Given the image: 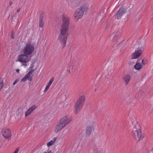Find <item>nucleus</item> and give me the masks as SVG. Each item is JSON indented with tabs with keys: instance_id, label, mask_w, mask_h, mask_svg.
<instances>
[{
	"instance_id": "obj_12",
	"label": "nucleus",
	"mask_w": 153,
	"mask_h": 153,
	"mask_svg": "<svg viewBox=\"0 0 153 153\" xmlns=\"http://www.w3.org/2000/svg\"><path fill=\"white\" fill-rule=\"evenodd\" d=\"M126 12V9L123 8L122 6L120 8L119 10L117 13L115 17L117 19H120L122 16Z\"/></svg>"
},
{
	"instance_id": "obj_35",
	"label": "nucleus",
	"mask_w": 153,
	"mask_h": 153,
	"mask_svg": "<svg viewBox=\"0 0 153 153\" xmlns=\"http://www.w3.org/2000/svg\"><path fill=\"white\" fill-rule=\"evenodd\" d=\"M47 85L50 87V86L51 85L50 84H49V83H48V85Z\"/></svg>"
},
{
	"instance_id": "obj_24",
	"label": "nucleus",
	"mask_w": 153,
	"mask_h": 153,
	"mask_svg": "<svg viewBox=\"0 0 153 153\" xmlns=\"http://www.w3.org/2000/svg\"><path fill=\"white\" fill-rule=\"evenodd\" d=\"M142 68H134L132 69V70L134 72L136 73L137 71H138L140 70Z\"/></svg>"
},
{
	"instance_id": "obj_31",
	"label": "nucleus",
	"mask_w": 153,
	"mask_h": 153,
	"mask_svg": "<svg viewBox=\"0 0 153 153\" xmlns=\"http://www.w3.org/2000/svg\"><path fill=\"white\" fill-rule=\"evenodd\" d=\"M134 63L133 62H129L128 63V64L129 66H132L133 65Z\"/></svg>"
},
{
	"instance_id": "obj_14",
	"label": "nucleus",
	"mask_w": 153,
	"mask_h": 153,
	"mask_svg": "<svg viewBox=\"0 0 153 153\" xmlns=\"http://www.w3.org/2000/svg\"><path fill=\"white\" fill-rule=\"evenodd\" d=\"M147 63V61L146 59H143L141 61V63L137 62L134 67H142Z\"/></svg>"
},
{
	"instance_id": "obj_17",
	"label": "nucleus",
	"mask_w": 153,
	"mask_h": 153,
	"mask_svg": "<svg viewBox=\"0 0 153 153\" xmlns=\"http://www.w3.org/2000/svg\"><path fill=\"white\" fill-rule=\"evenodd\" d=\"M43 17L42 16H40L39 19V26L40 27H42L44 25V22L43 21Z\"/></svg>"
},
{
	"instance_id": "obj_33",
	"label": "nucleus",
	"mask_w": 153,
	"mask_h": 153,
	"mask_svg": "<svg viewBox=\"0 0 153 153\" xmlns=\"http://www.w3.org/2000/svg\"><path fill=\"white\" fill-rule=\"evenodd\" d=\"M3 85L2 84H0V91L1 90V89H2L3 87Z\"/></svg>"
},
{
	"instance_id": "obj_25",
	"label": "nucleus",
	"mask_w": 153,
	"mask_h": 153,
	"mask_svg": "<svg viewBox=\"0 0 153 153\" xmlns=\"http://www.w3.org/2000/svg\"><path fill=\"white\" fill-rule=\"evenodd\" d=\"M71 71L72 72H74V70H73V68H69V69L68 70L67 72H68L69 73H70Z\"/></svg>"
},
{
	"instance_id": "obj_2",
	"label": "nucleus",
	"mask_w": 153,
	"mask_h": 153,
	"mask_svg": "<svg viewBox=\"0 0 153 153\" xmlns=\"http://www.w3.org/2000/svg\"><path fill=\"white\" fill-rule=\"evenodd\" d=\"M81 2L82 4L76 10L73 15L75 20L77 21L82 18L84 13L88 10L90 6L92 7L91 4L88 0H82Z\"/></svg>"
},
{
	"instance_id": "obj_41",
	"label": "nucleus",
	"mask_w": 153,
	"mask_h": 153,
	"mask_svg": "<svg viewBox=\"0 0 153 153\" xmlns=\"http://www.w3.org/2000/svg\"><path fill=\"white\" fill-rule=\"evenodd\" d=\"M80 5V4H79H79H78V5Z\"/></svg>"
},
{
	"instance_id": "obj_11",
	"label": "nucleus",
	"mask_w": 153,
	"mask_h": 153,
	"mask_svg": "<svg viewBox=\"0 0 153 153\" xmlns=\"http://www.w3.org/2000/svg\"><path fill=\"white\" fill-rule=\"evenodd\" d=\"M34 71V69H32L30 70L28 73L22 79V82H25L27 79L29 81H32V76L31 75L32 74Z\"/></svg>"
},
{
	"instance_id": "obj_23",
	"label": "nucleus",
	"mask_w": 153,
	"mask_h": 153,
	"mask_svg": "<svg viewBox=\"0 0 153 153\" xmlns=\"http://www.w3.org/2000/svg\"><path fill=\"white\" fill-rule=\"evenodd\" d=\"M37 108L36 106L35 105H33L31 107L29 108L30 110L32 112L35 109Z\"/></svg>"
},
{
	"instance_id": "obj_32",
	"label": "nucleus",
	"mask_w": 153,
	"mask_h": 153,
	"mask_svg": "<svg viewBox=\"0 0 153 153\" xmlns=\"http://www.w3.org/2000/svg\"><path fill=\"white\" fill-rule=\"evenodd\" d=\"M0 84H2L3 85V79L0 78Z\"/></svg>"
},
{
	"instance_id": "obj_42",
	"label": "nucleus",
	"mask_w": 153,
	"mask_h": 153,
	"mask_svg": "<svg viewBox=\"0 0 153 153\" xmlns=\"http://www.w3.org/2000/svg\"><path fill=\"white\" fill-rule=\"evenodd\" d=\"M35 63H36V62H34V63H33V64H35Z\"/></svg>"
},
{
	"instance_id": "obj_20",
	"label": "nucleus",
	"mask_w": 153,
	"mask_h": 153,
	"mask_svg": "<svg viewBox=\"0 0 153 153\" xmlns=\"http://www.w3.org/2000/svg\"><path fill=\"white\" fill-rule=\"evenodd\" d=\"M94 151V153H101V149L100 148H97L96 147L93 149Z\"/></svg>"
},
{
	"instance_id": "obj_27",
	"label": "nucleus",
	"mask_w": 153,
	"mask_h": 153,
	"mask_svg": "<svg viewBox=\"0 0 153 153\" xmlns=\"http://www.w3.org/2000/svg\"><path fill=\"white\" fill-rule=\"evenodd\" d=\"M54 80V77H52L50 79L49 82H48L49 84H51V85L52 83L53 82Z\"/></svg>"
},
{
	"instance_id": "obj_39",
	"label": "nucleus",
	"mask_w": 153,
	"mask_h": 153,
	"mask_svg": "<svg viewBox=\"0 0 153 153\" xmlns=\"http://www.w3.org/2000/svg\"><path fill=\"white\" fill-rule=\"evenodd\" d=\"M12 4V2H11V1H10V5H11Z\"/></svg>"
},
{
	"instance_id": "obj_7",
	"label": "nucleus",
	"mask_w": 153,
	"mask_h": 153,
	"mask_svg": "<svg viewBox=\"0 0 153 153\" xmlns=\"http://www.w3.org/2000/svg\"><path fill=\"white\" fill-rule=\"evenodd\" d=\"M59 121L66 126L71 122L72 119L70 116L67 115L61 118Z\"/></svg>"
},
{
	"instance_id": "obj_21",
	"label": "nucleus",
	"mask_w": 153,
	"mask_h": 153,
	"mask_svg": "<svg viewBox=\"0 0 153 153\" xmlns=\"http://www.w3.org/2000/svg\"><path fill=\"white\" fill-rule=\"evenodd\" d=\"M32 112L31 111L28 109L26 112L25 113V117H27Z\"/></svg>"
},
{
	"instance_id": "obj_16",
	"label": "nucleus",
	"mask_w": 153,
	"mask_h": 153,
	"mask_svg": "<svg viewBox=\"0 0 153 153\" xmlns=\"http://www.w3.org/2000/svg\"><path fill=\"white\" fill-rule=\"evenodd\" d=\"M131 78L130 76L128 74H126L123 76V79L126 86L129 83Z\"/></svg>"
},
{
	"instance_id": "obj_26",
	"label": "nucleus",
	"mask_w": 153,
	"mask_h": 153,
	"mask_svg": "<svg viewBox=\"0 0 153 153\" xmlns=\"http://www.w3.org/2000/svg\"><path fill=\"white\" fill-rule=\"evenodd\" d=\"M79 64V62L78 60L75 61L74 62L73 66H77Z\"/></svg>"
},
{
	"instance_id": "obj_3",
	"label": "nucleus",
	"mask_w": 153,
	"mask_h": 153,
	"mask_svg": "<svg viewBox=\"0 0 153 153\" xmlns=\"http://www.w3.org/2000/svg\"><path fill=\"white\" fill-rule=\"evenodd\" d=\"M85 97L84 95H82L77 99L74 108V113L77 114L82 108L83 104L84 102Z\"/></svg>"
},
{
	"instance_id": "obj_9",
	"label": "nucleus",
	"mask_w": 153,
	"mask_h": 153,
	"mask_svg": "<svg viewBox=\"0 0 153 153\" xmlns=\"http://www.w3.org/2000/svg\"><path fill=\"white\" fill-rule=\"evenodd\" d=\"M135 120L132 122L133 125L132 126V132H135L136 131H141L140 130V126L138 124L137 122Z\"/></svg>"
},
{
	"instance_id": "obj_22",
	"label": "nucleus",
	"mask_w": 153,
	"mask_h": 153,
	"mask_svg": "<svg viewBox=\"0 0 153 153\" xmlns=\"http://www.w3.org/2000/svg\"><path fill=\"white\" fill-rule=\"evenodd\" d=\"M23 110L21 108H19L18 110V115L21 116L23 113Z\"/></svg>"
},
{
	"instance_id": "obj_6",
	"label": "nucleus",
	"mask_w": 153,
	"mask_h": 153,
	"mask_svg": "<svg viewBox=\"0 0 153 153\" xmlns=\"http://www.w3.org/2000/svg\"><path fill=\"white\" fill-rule=\"evenodd\" d=\"M143 49L140 48H136L131 55V59H137L140 57L143 53Z\"/></svg>"
},
{
	"instance_id": "obj_13",
	"label": "nucleus",
	"mask_w": 153,
	"mask_h": 153,
	"mask_svg": "<svg viewBox=\"0 0 153 153\" xmlns=\"http://www.w3.org/2000/svg\"><path fill=\"white\" fill-rule=\"evenodd\" d=\"M65 127V126L59 121L55 128L54 132L55 133H57L59 131L61 130Z\"/></svg>"
},
{
	"instance_id": "obj_19",
	"label": "nucleus",
	"mask_w": 153,
	"mask_h": 153,
	"mask_svg": "<svg viewBox=\"0 0 153 153\" xmlns=\"http://www.w3.org/2000/svg\"><path fill=\"white\" fill-rule=\"evenodd\" d=\"M115 34V33H113L111 36V37H113V38L111 40L112 42H113V43H114L116 42L117 40V37L115 36H114V34Z\"/></svg>"
},
{
	"instance_id": "obj_34",
	"label": "nucleus",
	"mask_w": 153,
	"mask_h": 153,
	"mask_svg": "<svg viewBox=\"0 0 153 153\" xmlns=\"http://www.w3.org/2000/svg\"><path fill=\"white\" fill-rule=\"evenodd\" d=\"M16 72L17 73H19V71H20V70H19V69H17L16 70Z\"/></svg>"
},
{
	"instance_id": "obj_8",
	"label": "nucleus",
	"mask_w": 153,
	"mask_h": 153,
	"mask_svg": "<svg viewBox=\"0 0 153 153\" xmlns=\"http://www.w3.org/2000/svg\"><path fill=\"white\" fill-rule=\"evenodd\" d=\"M1 133L2 135L5 138H8L11 137V132L9 129L3 128L1 130Z\"/></svg>"
},
{
	"instance_id": "obj_38",
	"label": "nucleus",
	"mask_w": 153,
	"mask_h": 153,
	"mask_svg": "<svg viewBox=\"0 0 153 153\" xmlns=\"http://www.w3.org/2000/svg\"><path fill=\"white\" fill-rule=\"evenodd\" d=\"M11 38L12 39H14V37L13 35H12L11 36Z\"/></svg>"
},
{
	"instance_id": "obj_1",
	"label": "nucleus",
	"mask_w": 153,
	"mask_h": 153,
	"mask_svg": "<svg viewBox=\"0 0 153 153\" xmlns=\"http://www.w3.org/2000/svg\"><path fill=\"white\" fill-rule=\"evenodd\" d=\"M62 22L60 32L58 39L62 44L65 45L67 39L70 19L68 17L64 15L62 17Z\"/></svg>"
},
{
	"instance_id": "obj_18",
	"label": "nucleus",
	"mask_w": 153,
	"mask_h": 153,
	"mask_svg": "<svg viewBox=\"0 0 153 153\" xmlns=\"http://www.w3.org/2000/svg\"><path fill=\"white\" fill-rule=\"evenodd\" d=\"M56 138L54 137L53 140H51L49 142L47 143V145L48 146H50L53 145L56 141Z\"/></svg>"
},
{
	"instance_id": "obj_30",
	"label": "nucleus",
	"mask_w": 153,
	"mask_h": 153,
	"mask_svg": "<svg viewBox=\"0 0 153 153\" xmlns=\"http://www.w3.org/2000/svg\"><path fill=\"white\" fill-rule=\"evenodd\" d=\"M19 150V148H17L13 153H18Z\"/></svg>"
},
{
	"instance_id": "obj_15",
	"label": "nucleus",
	"mask_w": 153,
	"mask_h": 153,
	"mask_svg": "<svg viewBox=\"0 0 153 153\" xmlns=\"http://www.w3.org/2000/svg\"><path fill=\"white\" fill-rule=\"evenodd\" d=\"M93 128V126L92 125H91V126H87L86 128V136H90L91 133Z\"/></svg>"
},
{
	"instance_id": "obj_29",
	"label": "nucleus",
	"mask_w": 153,
	"mask_h": 153,
	"mask_svg": "<svg viewBox=\"0 0 153 153\" xmlns=\"http://www.w3.org/2000/svg\"><path fill=\"white\" fill-rule=\"evenodd\" d=\"M50 87L48 86L47 85L46 86L44 90V92H46L48 90Z\"/></svg>"
},
{
	"instance_id": "obj_28",
	"label": "nucleus",
	"mask_w": 153,
	"mask_h": 153,
	"mask_svg": "<svg viewBox=\"0 0 153 153\" xmlns=\"http://www.w3.org/2000/svg\"><path fill=\"white\" fill-rule=\"evenodd\" d=\"M19 80V78H17L15 80V81L13 83V85H14Z\"/></svg>"
},
{
	"instance_id": "obj_4",
	"label": "nucleus",
	"mask_w": 153,
	"mask_h": 153,
	"mask_svg": "<svg viewBox=\"0 0 153 153\" xmlns=\"http://www.w3.org/2000/svg\"><path fill=\"white\" fill-rule=\"evenodd\" d=\"M34 51V47L33 45L31 43L27 44L22 50L23 53L29 56L31 55Z\"/></svg>"
},
{
	"instance_id": "obj_10",
	"label": "nucleus",
	"mask_w": 153,
	"mask_h": 153,
	"mask_svg": "<svg viewBox=\"0 0 153 153\" xmlns=\"http://www.w3.org/2000/svg\"><path fill=\"white\" fill-rule=\"evenodd\" d=\"M131 135L138 142L143 138L142 136L141 131L132 132Z\"/></svg>"
},
{
	"instance_id": "obj_44",
	"label": "nucleus",
	"mask_w": 153,
	"mask_h": 153,
	"mask_svg": "<svg viewBox=\"0 0 153 153\" xmlns=\"http://www.w3.org/2000/svg\"><path fill=\"white\" fill-rule=\"evenodd\" d=\"M44 153H47V152H44Z\"/></svg>"
},
{
	"instance_id": "obj_37",
	"label": "nucleus",
	"mask_w": 153,
	"mask_h": 153,
	"mask_svg": "<svg viewBox=\"0 0 153 153\" xmlns=\"http://www.w3.org/2000/svg\"><path fill=\"white\" fill-rule=\"evenodd\" d=\"M47 153H53L51 151H50L48 152Z\"/></svg>"
},
{
	"instance_id": "obj_36",
	"label": "nucleus",
	"mask_w": 153,
	"mask_h": 153,
	"mask_svg": "<svg viewBox=\"0 0 153 153\" xmlns=\"http://www.w3.org/2000/svg\"><path fill=\"white\" fill-rule=\"evenodd\" d=\"M20 11V9H18L17 10V12H19Z\"/></svg>"
},
{
	"instance_id": "obj_43",
	"label": "nucleus",
	"mask_w": 153,
	"mask_h": 153,
	"mask_svg": "<svg viewBox=\"0 0 153 153\" xmlns=\"http://www.w3.org/2000/svg\"><path fill=\"white\" fill-rule=\"evenodd\" d=\"M138 61H139L140 60L138 59Z\"/></svg>"
},
{
	"instance_id": "obj_40",
	"label": "nucleus",
	"mask_w": 153,
	"mask_h": 153,
	"mask_svg": "<svg viewBox=\"0 0 153 153\" xmlns=\"http://www.w3.org/2000/svg\"><path fill=\"white\" fill-rule=\"evenodd\" d=\"M33 66H36V65H33Z\"/></svg>"
},
{
	"instance_id": "obj_5",
	"label": "nucleus",
	"mask_w": 153,
	"mask_h": 153,
	"mask_svg": "<svg viewBox=\"0 0 153 153\" xmlns=\"http://www.w3.org/2000/svg\"><path fill=\"white\" fill-rule=\"evenodd\" d=\"M29 55L26 54H23L19 55L18 57V60L20 62L26 64L29 62L30 59L28 56Z\"/></svg>"
}]
</instances>
